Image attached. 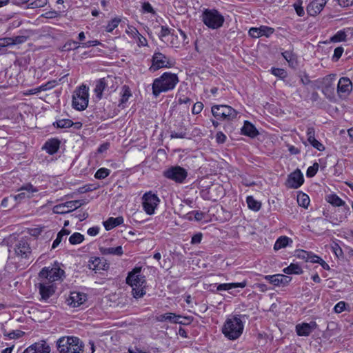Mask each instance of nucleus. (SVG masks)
<instances>
[{"label": "nucleus", "instance_id": "1", "mask_svg": "<svg viewBox=\"0 0 353 353\" xmlns=\"http://www.w3.org/2000/svg\"><path fill=\"white\" fill-rule=\"evenodd\" d=\"M178 82L179 78L176 74L164 72L161 77L153 81L152 94L155 97H157L162 92L173 90Z\"/></svg>", "mask_w": 353, "mask_h": 353}, {"label": "nucleus", "instance_id": "2", "mask_svg": "<svg viewBox=\"0 0 353 353\" xmlns=\"http://www.w3.org/2000/svg\"><path fill=\"white\" fill-rule=\"evenodd\" d=\"M141 268L136 267L128 273L126 283L132 287V293L134 298L139 299L145 294L146 281L141 274Z\"/></svg>", "mask_w": 353, "mask_h": 353}, {"label": "nucleus", "instance_id": "3", "mask_svg": "<svg viewBox=\"0 0 353 353\" xmlns=\"http://www.w3.org/2000/svg\"><path fill=\"white\" fill-rule=\"evenodd\" d=\"M59 353H83V343L75 336H63L57 341Z\"/></svg>", "mask_w": 353, "mask_h": 353}, {"label": "nucleus", "instance_id": "4", "mask_svg": "<svg viewBox=\"0 0 353 353\" xmlns=\"http://www.w3.org/2000/svg\"><path fill=\"white\" fill-rule=\"evenodd\" d=\"M243 330V324L241 319L236 316L228 319L223 327V333L230 340L238 339Z\"/></svg>", "mask_w": 353, "mask_h": 353}, {"label": "nucleus", "instance_id": "5", "mask_svg": "<svg viewBox=\"0 0 353 353\" xmlns=\"http://www.w3.org/2000/svg\"><path fill=\"white\" fill-rule=\"evenodd\" d=\"M201 17L203 23L212 30L222 27L225 21L224 17L215 9H205Z\"/></svg>", "mask_w": 353, "mask_h": 353}, {"label": "nucleus", "instance_id": "6", "mask_svg": "<svg viewBox=\"0 0 353 353\" xmlns=\"http://www.w3.org/2000/svg\"><path fill=\"white\" fill-rule=\"evenodd\" d=\"M116 84V77L112 75H108L97 80L94 90L97 98L101 99L103 92H111L114 91L117 88Z\"/></svg>", "mask_w": 353, "mask_h": 353}, {"label": "nucleus", "instance_id": "7", "mask_svg": "<svg viewBox=\"0 0 353 353\" xmlns=\"http://www.w3.org/2000/svg\"><path fill=\"white\" fill-rule=\"evenodd\" d=\"M65 272L57 264L44 267L39 273V279L54 283L62 279Z\"/></svg>", "mask_w": 353, "mask_h": 353}, {"label": "nucleus", "instance_id": "8", "mask_svg": "<svg viewBox=\"0 0 353 353\" xmlns=\"http://www.w3.org/2000/svg\"><path fill=\"white\" fill-rule=\"evenodd\" d=\"M88 104V88L81 85L72 96V107L77 110H84Z\"/></svg>", "mask_w": 353, "mask_h": 353}, {"label": "nucleus", "instance_id": "9", "mask_svg": "<svg viewBox=\"0 0 353 353\" xmlns=\"http://www.w3.org/2000/svg\"><path fill=\"white\" fill-rule=\"evenodd\" d=\"M212 115L219 120H232L236 117L237 111L226 105H214L212 107Z\"/></svg>", "mask_w": 353, "mask_h": 353}, {"label": "nucleus", "instance_id": "10", "mask_svg": "<svg viewBox=\"0 0 353 353\" xmlns=\"http://www.w3.org/2000/svg\"><path fill=\"white\" fill-rule=\"evenodd\" d=\"M163 176L176 183H181L188 176V172L182 167L172 166L163 172Z\"/></svg>", "mask_w": 353, "mask_h": 353}, {"label": "nucleus", "instance_id": "11", "mask_svg": "<svg viewBox=\"0 0 353 353\" xmlns=\"http://www.w3.org/2000/svg\"><path fill=\"white\" fill-rule=\"evenodd\" d=\"M142 199V205L145 212L149 215L153 214L160 202L157 195L152 194L151 192H146L143 194Z\"/></svg>", "mask_w": 353, "mask_h": 353}, {"label": "nucleus", "instance_id": "12", "mask_svg": "<svg viewBox=\"0 0 353 353\" xmlns=\"http://www.w3.org/2000/svg\"><path fill=\"white\" fill-rule=\"evenodd\" d=\"M14 252L20 259H28L31 255V248L27 239H21L14 247Z\"/></svg>", "mask_w": 353, "mask_h": 353}, {"label": "nucleus", "instance_id": "13", "mask_svg": "<svg viewBox=\"0 0 353 353\" xmlns=\"http://www.w3.org/2000/svg\"><path fill=\"white\" fill-rule=\"evenodd\" d=\"M19 191L21 192L17 195H14V199L18 202H21L23 200L26 199H30L33 196L34 193H36L39 191V189L34 187L30 183H26L23 185L19 189Z\"/></svg>", "mask_w": 353, "mask_h": 353}, {"label": "nucleus", "instance_id": "14", "mask_svg": "<svg viewBox=\"0 0 353 353\" xmlns=\"http://www.w3.org/2000/svg\"><path fill=\"white\" fill-rule=\"evenodd\" d=\"M38 285L39 294L41 296L42 300L46 301L55 292V290L57 288L55 283H52L50 282H48L47 281L39 279V283H38Z\"/></svg>", "mask_w": 353, "mask_h": 353}, {"label": "nucleus", "instance_id": "15", "mask_svg": "<svg viewBox=\"0 0 353 353\" xmlns=\"http://www.w3.org/2000/svg\"><path fill=\"white\" fill-rule=\"evenodd\" d=\"M304 182V178L299 169H296L292 172L288 177L286 186L290 188L297 189Z\"/></svg>", "mask_w": 353, "mask_h": 353}, {"label": "nucleus", "instance_id": "16", "mask_svg": "<svg viewBox=\"0 0 353 353\" xmlns=\"http://www.w3.org/2000/svg\"><path fill=\"white\" fill-rule=\"evenodd\" d=\"M352 83L347 77H341L337 85V92L340 97H346L352 90Z\"/></svg>", "mask_w": 353, "mask_h": 353}, {"label": "nucleus", "instance_id": "17", "mask_svg": "<svg viewBox=\"0 0 353 353\" xmlns=\"http://www.w3.org/2000/svg\"><path fill=\"white\" fill-rule=\"evenodd\" d=\"M152 64L149 68L150 72H155L160 68L168 67L166 57L161 52H155L152 59Z\"/></svg>", "mask_w": 353, "mask_h": 353}, {"label": "nucleus", "instance_id": "18", "mask_svg": "<svg viewBox=\"0 0 353 353\" xmlns=\"http://www.w3.org/2000/svg\"><path fill=\"white\" fill-rule=\"evenodd\" d=\"M316 327V323L314 321L310 323H301L296 325V332L298 336H307Z\"/></svg>", "mask_w": 353, "mask_h": 353}, {"label": "nucleus", "instance_id": "19", "mask_svg": "<svg viewBox=\"0 0 353 353\" xmlns=\"http://www.w3.org/2000/svg\"><path fill=\"white\" fill-rule=\"evenodd\" d=\"M86 299L87 296L85 294L79 292H72L67 300L68 305L74 307H79L86 301Z\"/></svg>", "mask_w": 353, "mask_h": 353}, {"label": "nucleus", "instance_id": "20", "mask_svg": "<svg viewBox=\"0 0 353 353\" xmlns=\"http://www.w3.org/2000/svg\"><path fill=\"white\" fill-rule=\"evenodd\" d=\"M327 0H314L307 7V12L310 16L319 14L325 7Z\"/></svg>", "mask_w": 353, "mask_h": 353}, {"label": "nucleus", "instance_id": "21", "mask_svg": "<svg viewBox=\"0 0 353 353\" xmlns=\"http://www.w3.org/2000/svg\"><path fill=\"white\" fill-rule=\"evenodd\" d=\"M322 92L327 99H334V86L332 83V78L330 76H327L323 79V86L322 88Z\"/></svg>", "mask_w": 353, "mask_h": 353}, {"label": "nucleus", "instance_id": "22", "mask_svg": "<svg viewBox=\"0 0 353 353\" xmlns=\"http://www.w3.org/2000/svg\"><path fill=\"white\" fill-rule=\"evenodd\" d=\"M160 321L168 320L170 322L179 324H188L191 322V319L187 316H183L181 315H176L174 313H168L165 315L161 316Z\"/></svg>", "mask_w": 353, "mask_h": 353}, {"label": "nucleus", "instance_id": "23", "mask_svg": "<svg viewBox=\"0 0 353 353\" xmlns=\"http://www.w3.org/2000/svg\"><path fill=\"white\" fill-rule=\"evenodd\" d=\"M274 32V29L268 26H261L259 28H251L249 30V34L254 38L261 36L269 37Z\"/></svg>", "mask_w": 353, "mask_h": 353}, {"label": "nucleus", "instance_id": "24", "mask_svg": "<svg viewBox=\"0 0 353 353\" xmlns=\"http://www.w3.org/2000/svg\"><path fill=\"white\" fill-rule=\"evenodd\" d=\"M50 347L44 341H42L29 346L23 353H50Z\"/></svg>", "mask_w": 353, "mask_h": 353}, {"label": "nucleus", "instance_id": "25", "mask_svg": "<svg viewBox=\"0 0 353 353\" xmlns=\"http://www.w3.org/2000/svg\"><path fill=\"white\" fill-rule=\"evenodd\" d=\"M307 141L314 148L319 151H323L325 150L324 145L315 139V130L313 127H309L307 129Z\"/></svg>", "mask_w": 353, "mask_h": 353}, {"label": "nucleus", "instance_id": "26", "mask_svg": "<svg viewBox=\"0 0 353 353\" xmlns=\"http://www.w3.org/2000/svg\"><path fill=\"white\" fill-rule=\"evenodd\" d=\"M28 314L36 322H42L50 317V313L47 310H27V314L25 315Z\"/></svg>", "mask_w": 353, "mask_h": 353}, {"label": "nucleus", "instance_id": "27", "mask_svg": "<svg viewBox=\"0 0 353 353\" xmlns=\"http://www.w3.org/2000/svg\"><path fill=\"white\" fill-rule=\"evenodd\" d=\"M126 32L131 37L137 39V43L139 47L148 45L147 39L135 28L132 26L128 27Z\"/></svg>", "mask_w": 353, "mask_h": 353}, {"label": "nucleus", "instance_id": "28", "mask_svg": "<svg viewBox=\"0 0 353 353\" xmlns=\"http://www.w3.org/2000/svg\"><path fill=\"white\" fill-rule=\"evenodd\" d=\"M247 285V281H243L242 282L239 283H221L219 284L216 286V290L217 292H221V291H230L232 289L240 288H244Z\"/></svg>", "mask_w": 353, "mask_h": 353}, {"label": "nucleus", "instance_id": "29", "mask_svg": "<svg viewBox=\"0 0 353 353\" xmlns=\"http://www.w3.org/2000/svg\"><path fill=\"white\" fill-rule=\"evenodd\" d=\"M32 35H33V32L30 30H24L21 31V34L19 35L10 37L12 40V46L25 43Z\"/></svg>", "mask_w": 353, "mask_h": 353}, {"label": "nucleus", "instance_id": "30", "mask_svg": "<svg viewBox=\"0 0 353 353\" xmlns=\"http://www.w3.org/2000/svg\"><path fill=\"white\" fill-rule=\"evenodd\" d=\"M85 202L81 200H74L67 201L63 204L57 205L56 209L59 208H67L66 211H62L61 212H69L70 211L74 210L81 205H84Z\"/></svg>", "mask_w": 353, "mask_h": 353}, {"label": "nucleus", "instance_id": "31", "mask_svg": "<svg viewBox=\"0 0 353 353\" xmlns=\"http://www.w3.org/2000/svg\"><path fill=\"white\" fill-rule=\"evenodd\" d=\"M60 146V141L57 139H51L46 141L43 146V149L46 150L49 154H55Z\"/></svg>", "mask_w": 353, "mask_h": 353}, {"label": "nucleus", "instance_id": "32", "mask_svg": "<svg viewBox=\"0 0 353 353\" xmlns=\"http://www.w3.org/2000/svg\"><path fill=\"white\" fill-rule=\"evenodd\" d=\"M242 134L250 137L254 138L259 134V132L255 126L250 122L245 121L241 128Z\"/></svg>", "mask_w": 353, "mask_h": 353}, {"label": "nucleus", "instance_id": "33", "mask_svg": "<svg viewBox=\"0 0 353 353\" xmlns=\"http://www.w3.org/2000/svg\"><path fill=\"white\" fill-rule=\"evenodd\" d=\"M100 252L103 255H115V256H121L123 254L122 246L119 245L117 247H109L100 248Z\"/></svg>", "mask_w": 353, "mask_h": 353}, {"label": "nucleus", "instance_id": "34", "mask_svg": "<svg viewBox=\"0 0 353 353\" xmlns=\"http://www.w3.org/2000/svg\"><path fill=\"white\" fill-rule=\"evenodd\" d=\"M123 223V218L122 216L110 217L103 223V225L106 230H110Z\"/></svg>", "mask_w": 353, "mask_h": 353}, {"label": "nucleus", "instance_id": "35", "mask_svg": "<svg viewBox=\"0 0 353 353\" xmlns=\"http://www.w3.org/2000/svg\"><path fill=\"white\" fill-rule=\"evenodd\" d=\"M292 243V241L291 239L286 236H280L275 242L274 245V249L275 250H279L281 248H285L289 243Z\"/></svg>", "mask_w": 353, "mask_h": 353}, {"label": "nucleus", "instance_id": "36", "mask_svg": "<svg viewBox=\"0 0 353 353\" xmlns=\"http://www.w3.org/2000/svg\"><path fill=\"white\" fill-rule=\"evenodd\" d=\"M283 271L287 274H301L303 273L301 267L297 263H291L289 266L284 268Z\"/></svg>", "mask_w": 353, "mask_h": 353}, {"label": "nucleus", "instance_id": "37", "mask_svg": "<svg viewBox=\"0 0 353 353\" xmlns=\"http://www.w3.org/2000/svg\"><path fill=\"white\" fill-rule=\"evenodd\" d=\"M326 201L334 206H342L345 202L335 194H330L326 196Z\"/></svg>", "mask_w": 353, "mask_h": 353}, {"label": "nucleus", "instance_id": "38", "mask_svg": "<svg viewBox=\"0 0 353 353\" xmlns=\"http://www.w3.org/2000/svg\"><path fill=\"white\" fill-rule=\"evenodd\" d=\"M121 98L120 99L119 106L123 105L125 103L128 101L130 97H131L132 94L130 88L128 85H123L121 88Z\"/></svg>", "mask_w": 353, "mask_h": 353}, {"label": "nucleus", "instance_id": "39", "mask_svg": "<svg viewBox=\"0 0 353 353\" xmlns=\"http://www.w3.org/2000/svg\"><path fill=\"white\" fill-rule=\"evenodd\" d=\"M282 56L288 62L290 67L295 68L296 66V56L291 51H285L282 53Z\"/></svg>", "mask_w": 353, "mask_h": 353}, {"label": "nucleus", "instance_id": "40", "mask_svg": "<svg viewBox=\"0 0 353 353\" xmlns=\"http://www.w3.org/2000/svg\"><path fill=\"white\" fill-rule=\"evenodd\" d=\"M53 126L57 128H68L73 125V121L70 119H59L53 123Z\"/></svg>", "mask_w": 353, "mask_h": 353}, {"label": "nucleus", "instance_id": "41", "mask_svg": "<svg viewBox=\"0 0 353 353\" xmlns=\"http://www.w3.org/2000/svg\"><path fill=\"white\" fill-rule=\"evenodd\" d=\"M81 47V43H78L73 40L68 41L62 47L63 51H71L78 49Z\"/></svg>", "mask_w": 353, "mask_h": 353}, {"label": "nucleus", "instance_id": "42", "mask_svg": "<svg viewBox=\"0 0 353 353\" xmlns=\"http://www.w3.org/2000/svg\"><path fill=\"white\" fill-rule=\"evenodd\" d=\"M246 201L248 208L254 211H259L261 207V203L255 200L252 196H248Z\"/></svg>", "mask_w": 353, "mask_h": 353}, {"label": "nucleus", "instance_id": "43", "mask_svg": "<svg viewBox=\"0 0 353 353\" xmlns=\"http://www.w3.org/2000/svg\"><path fill=\"white\" fill-rule=\"evenodd\" d=\"M297 202L300 206L307 208L310 204V198L306 194L300 193L297 196Z\"/></svg>", "mask_w": 353, "mask_h": 353}, {"label": "nucleus", "instance_id": "44", "mask_svg": "<svg viewBox=\"0 0 353 353\" xmlns=\"http://www.w3.org/2000/svg\"><path fill=\"white\" fill-rule=\"evenodd\" d=\"M84 239L83 234L79 232H74L69 238V242L72 245H77L81 243Z\"/></svg>", "mask_w": 353, "mask_h": 353}, {"label": "nucleus", "instance_id": "45", "mask_svg": "<svg viewBox=\"0 0 353 353\" xmlns=\"http://www.w3.org/2000/svg\"><path fill=\"white\" fill-rule=\"evenodd\" d=\"M121 22V19L119 18H114L111 21H110L108 25L105 27V30L108 32H112L116 28L118 27L119 23Z\"/></svg>", "mask_w": 353, "mask_h": 353}, {"label": "nucleus", "instance_id": "46", "mask_svg": "<svg viewBox=\"0 0 353 353\" xmlns=\"http://www.w3.org/2000/svg\"><path fill=\"white\" fill-rule=\"evenodd\" d=\"M346 37L345 32L344 30H339L331 38V41L333 42L345 41Z\"/></svg>", "mask_w": 353, "mask_h": 353}, {"label": "nucleus", "instance_id": "47", "mask_svg": "<svg viewBox=\"0 0 353 353\" xmlns=\"http://www.w3.org/2000/svg\"><path fill=\"white\" fill-rule=\"evenodd\" d=\"M110 173V170L109 169L102 168L99 169L95 174L94 177L97 179H103L107 177Z\"/></svg>", "mask_w": 353, "mask_h": 353}, {"label": "nucleus", "instance_id": "48", "mask_svg": "<svg viewBox=\"0 0 353 353\" xmlns=\"http://www.w3.org/2000/svg\"><path fill=\"white\" fill-rule=\"evenodd\" d=\"M319 165L318 163H314L312 166H310L306 172V176L309 178L313 177L316 174L319 170Z\"/></svg>", "mask_w": 353, "mask_h": 353}, {"label": "nucleus", "instance_id": "49", "mask_svg": "<svg viewBox=\"0 0 353 353\" xmlns=\"http://www.w3.org/2000/svg\"><path fill=\"white\" fill-rule=\"evenodd\" d=\"M188 215L190 220H192V215H194V219L196 221H200L204 218L205 213L201 211H192Z\"/></svg>", "mask_w": 353, "mask_h": 353}, {"label": "nucleus", "instance_id": "50", "mask_svg": "<svg viewBox=\"0 0 353 353\" xmlns=\"http://www.w3.org/2000/svg\"><path fill=\"white\" fill-rule=\"evenodd\" d=\"M279 274L274 275H267L265 276V279L268 281L270 283L274 284L276 286H279L281 285Z\"/></svg>", "mask_w": 353, "mask_h": 353}, {"label": "nucleus", "instance_id": "51", "mask_svg": "<svg viewBox=\"0 0 353 353\" xmlns=\"http://www.w3.org/2000/svg\"><path fill=\"white\" fill-rule=\"evenodd\" d=\"M272 74L274 76L279 77L281 79H284L287 77V72L284 69L281 68H272Z\"/></svg>", "mask_w": 353, "mask_h": 353}, {"label": "nucleus", "instance_id": "52", "mask_svg": "<svg viewBox=\"0 0 353 353\" xmlns=\"http://www.w3.org/2000/svg\"><path fill=\"white\" fill-rule=\"evenodd\" d=\"M57 85V81H56V80L49 81L46 83L40 85V89H41L42 91H46V90H50V89L54 88Z\"/></svg>", "mask_w": 353, "mask_h": 353}, {"label": "nucleus", "instance_id": "53", "mask_svg": "<svg viewBox=\"0 0 353 353\" xmlns=\"http://www.w3.org/2000/svg\"><path fill=\"white\" fill-rule=\"evenodd\" d=\"M203 109V104L202 102L198 101L195 103L192 108V113L193 114H199Z\"/></svg>", "mask_w": 353, "mask_h": 353}, {"label": "nucleus", "instance_id": "54", "mask_svg": "<svg viewBox=\"0 0 353 353\" xmlns=\"http://www.w3.org/2000/svg\"><path fill=\"white\" fill-rule=\"evenodd\" d=\"M302 2L299 1L297 3L294 4V9L296 10V14L299 17H302L304 15V10L303 8L301 6Z\"/></svg>", "mask_w": 353, "mask_h": 353}, {"label": "nucleus", "instance_id": "55", "mask_svg": "<svg viewBox=\"0 0 353 353\" xmlns=\"http://www.w3.org/2000/svg\"><path fill=\"white\" fill-rule=\"evenodd\" d=\"M24 334V332L20 330L13 331L8 334V336L10 339H16L21 338Z\"/></svg>", "mask_w": 353, "mask_h": 353}, {"label": "nucleus", "instance_id": "56", "mask_svg": "<svg viewBox=\"0 0 353 353\" xmlns=\"http://www.w3.org/2000/svg\"><path fill=\"white\" fill-rule=\"evenodd\" d=\"M98 45H101V43L98 40H92V41H88L87 42L81 43V47L84 48L90 47V46H96Z\"/></svg>", "mask_w": 353, "mask_h": 353}, {"label": "nucleus", "instance_id": "57", "mask_svg": "<svg viewBox=\"0 0 353 353\" xmlns=\"http://www.w3.org/2000/svg\"><path fill=\"white\" fill-rule=\"evenodd\" d=\"M46 3V0H35L29 5V8H35L43 7Z\"/></svg>", "mask_w": 353, "mask_h": 353}, {"label": "nucleus", "instance_id": "58", "mask_svg": "<svg viewBox=\"0 0 353 353\" xmlns=\"http://www.w3.org/2000/svg\"><path fill=\"white\" fill-rule=\"evenodd\" d=\"M343 52V47H337L335 48L334 52V55L332 57L333 60L337 61L339 59L341 58L342 54Z\"/></svg>", "mask_w": 353, "mask_h": 353}, {"label": "nucleus", "instance_id": "59", "mask_svg": "<svg viewBox=\"0 0 353 353\" xmlns=\"http://www.w3.org/2000/svg\"><path fill=\"white\" fill-rule=\"evenodd\" d=\"M142 9L144 12L152 13V14H154V12H155L152 6L148 2H145L143 3Z\"/></svg>", "mask_w": 353, "mask_h": 353}, {"label": "nucleus", "instance_id": "60", "mask_svg": "<svg viewBox=\"0 0 353 353\" xmlns=\"http://www.w3.org/2000/svg\"><path fill=\"white\" fill-rule=\"evenodd\" d=\"M12 40L10 37H4L0 39V48L12 46Z\"/></svg>", "mask_w": 353, "mask_h": 353}, {"label": "nucleus", "instance_id": "61", "mask_svg": "<svg viewBox=\"0 0 353 353\" xmlns=\"http://www.w3.org/2000/svg\"><path fill=\"white\" fill-rule=\"evenodd\" d=\"M186 136V132H175V131H172L171 133H170V137L172 139H183L185 138Z\"/></svg>", "mask_w": 353, "mask_h": 353}, {"label": "nucleus", "instance_id": "62", "mask_svg": "<svg viewBox=\"0 0 353 353\" xmlns=\"http://www.w3.org/2000/svg\"><path fill=\"white\" fill-rule=\"evenodd\" d=\"M310 254V252H308L305 250H299L297 252V256L299 259H305L306 261H307L308 259H309Z\"/></svg>", "mask_w": 353, "mask_h": 353}, {"label": "nucleus", "instance_id": "63", "mask_svg": "<svg viewBox=\"0 0 353 353\" xmlns=\"http://www.w3.org/2000/svg\"><path fill=\"white\" fill-rule=\"evenodd\" d=\"M226 140V136L222 132H219L216 134V141L218 143H223Z\"/></svg>", "mask_w": 353, "mask_h": 353}, {"label": "nucleus", "instance_id": "64", "mask_svg": "<svg viewBox=\"0 0 353 353\" xmlns=\"http://www.w3.org/2000/svg\"><path fill=\"white\" fill-rule=\"evenodd\" d=\"M280 278V283H281V285H286L288 283H289L291 280H292V278L288 276H286V275H284V274H279V276Z\"/></svg>", "mask_w": 353, "mask_h": 353}]
</instances>
